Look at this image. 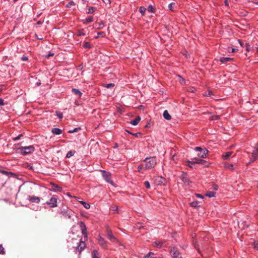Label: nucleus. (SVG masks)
I'll return each instance as SVG.
<instances>
[{"mask_svg": "<svg viewBox=\"0 0 258 258\" xmlns=\"http://www.w3.org/2000/svg\"><path fill=\"white\" fill-rule=\"evenodd\" d=\"M143 163L145 164V170L153 168L157 163L156 158L155 157L146 158Z\"/></svg>", "mask_w": 258, "mask_h": 258, "instance_id": "f257e3e1", "label": "nucleus"}, {"mask_svg": "<svg viewBox=\"0 0 258 258\" xmlns=\"http://www.w3.org/2000/svg\"><path fill=\"white\" fill-rule=\"evenodd\" d=\"M34 151V147L33 146H29L27 147H22L18 148L16 152L23 155H26L28 154L33 153Z\"/></svg>", "mask_w": 258, "mask_h": 258, "instance_id": "f03ea898", "label": "nucleus"}, {"mask_svg": "<svg viewBox=\"0 0 258 258\" xmlns=\"http://www.w3.org/2000/svg\"><path fill=\"white\" fill-rule=\"evenodd\" d=\"M195 151H199L198 156L202 158H206L208 150L206 148L203 149L200 147H197L195 149Z\"/></svg>", "mask_w": 258, "mask_h": 258, "instance_id": "7ed1b4c3", "label": "nucleus"}, {"mask_svg": "<svg viewBox=\"0 0 258 258\" xmlns=\"http://www.w3.org/2000/svg\"><path fill=\"white\" fill-rule=\"evenodd\" d=\"M251 154V156L250 157V161L248 163L249 164L254 162L258 158V143L254 147Z\"/></svg>", "mask_w": 258, "mask_h": 258, "instance_id": "20e7f679", "label": "nucleus"}, {"mask_svg": "<svg viewBox=\"0 0 258 258\" xmlns=\"http://www.w3.org/2000/svg\"><path fill=\"white\" fill-rule=\"evenodd\" d=\"M46 204L51 208H55L57 206V198L56 196L52 197L50 200L46 202Z\"/></svg>", "mask_w": 258, "mask_h": 258, "instance_id": "39448f33", "label": "nucleus"}, {"mask_svg": "<svg viewBox=\"0 0 258 258\" xmlns=\"http://www.w3.org/2000/svg\"><path fill=\"white\" fill-rule=\"evenodd\" d=\"M72 213V211L68 208L63 209L61 210L60 212V213L62 214L63 217L69 219L71 218Z\"/></svg>", "mask_w": 258, "mask_h": 258, "instance_id": "423d86ee", "label": "nucleus"}, {"mask_svg": "<svg viewBox=\"0 0 258 258\" xmlns=\"http://www.w3.org/2000/svg\"><path fill=\"white\" fill-rule=\"evenodd\" d=\"M170 253L173 258H182L180 253L178 251L177 248L174 246L171 247Z\"/></svg>", "mask_w": 258, "mask_h": 258, "instance_id": "0eeeda50", "label": "nucleus"}, {"mask_svg": "<svg viewBox=\"0 0 258 258\" xmlns=\"http://www.w3.org/2000/svg\"><path fill=\"white\" fill-rule=\"evenodd\" d=\"M188 166L190 167H191V166L190 164H205L206 163V161L204 160L199 159V158H195L194 159V161H188Z\"/></svg>", "mask_w": 258, "mask_h": 258, "instance_id": "6e6552de", "label": "nucleus"}, {"mask_svg": "<svg viewBox=\"0 0 258 258\" xmlns=\"http://www.w3.org/2000/svg\"><path fill=\"white\" fill-rule=\"evenodd\" d=\"M85 247L86 243H85V242L83 241H80L78 243V246L76 247V251L80 253Z\"/></svg>", "mask_w": 258, "mask_h": 258, "instance_id": "1a4fd4ad", "label": "nucleus"}, {"mask_svg": "<svg viewBox=\"0 0 258 258\" xmlns=\"http://www.w3.org/2000/svg\"><path fill=\"white\" fill-rule=\"evenodd\" d=\"M180 179L184 182V183L185 184L188 185V186L190 185V180L185 173H183L181 174V175L180 176Z\"/></svg>", "mask_w": 258, "mask_h": 258, "instance_id": "9d476101", "label": "nucleus"}, {"mask_svg": "<svg viewBox=\"0 0 258 258\" xmlns=\"http://www.w3.org/2000/svg\"><path fill=\"white\" fill-rule=\"evenodd\" d=\"M28 199L32 203H39L40 202V198L35 196H29Z\"/></svg>", "mask_w": 258, "mask_h": 258, "instance_id": "9b49d317", "label": "nucleus"}, {"mask_svg": "<svg viewBox=\"0 0 258 258\" xmlns=\"http://www.w3.org/2000/svg\"><path fill=\"white\" fill-rule=\"evenodd\" d=\"M98 241L99 244L103 247H105L106 245V241L101 236H99L98 238Z\"/></svg>", "mask_w": 258, "mask_h": 258, "instance_id": "f8f14e48", "label": "nucleus"}, {"mask_svg": "<svg viewBox=\"0 0 258 258\" xmlns=\"http://www.w3.org/2000/svg\"><path fill=\"white\" fill-rule=\"evenodd\" d=\"M232 153V152H228L225 153L223 154V155H222V157L224 160H228L229 159Z\"/></svg>", "mask_w": 258, "mask_h": 258, "instance_id": "ddd939ff", "label": "nucleus"}, {"mask_svg": "<svg viewBox=\"0 0 258 258\" xmlns=\"http://www.w3.org/2000/svg\"><path fill=\"white\" fill-rule=\"evenodd\" d=\"M141 117L139 116H137L135 119L131 120L130 123L133 125H136L139 123Z\"/></svg>", "mask_w": 258, "mask_h": 258, "instance_id": "4468645a", "label": "nucleus"}, {"mask_svg": "<svg viewBox=\"0 0 258 258\" xmlns=\"http://www.w3.org/2000/svg\"><path fill=\"white\" fill-rule=\"evenodd\" d=\"M107 231H108V234H107V237L110 240H116L117 241L116 238L114 236V235L112 234V233L110 232V230H109V229L108 228L107 229Z\"/></svg>", "mask_w": 258, "mask_h": 258, "instance_id": "2eb2a0df", "label": "nucleus"}, {"mask_svg": "<svg viewBox=\"0 0 258 258\" xmlns=\"http://www.w3.org/2000/svg\"><path fill=\"white\" fill-rule=\"evenodd\" d=\"M51 132L54 135H58L62 133V130L58 128H53Z\"/></svg>", "mask_w": 258, "mask_h": 258, "instance_id": "dca6fc26", "label": "nucleus"}, {"mask_svg": "<svg viewBox=\"0 0 258 258\" xmlns=\"http://www.w3.org/2000/svg\"><path fill=\"white\" fill-rule=\"evenodd\" d=\"M224 167L230 170H233L234 169V165L233 164H229L228 163H224Z\"/></svg>", "mask_w": 258, "mask_h": 258, "instance_id": "f3484780", "label": "nucleus"}, {"mask_svg": "<svg viewBox=\"0 0 258 258\" xmlns=\"http://www.w3.org/2000/svg\"><path fill=\"white\" fill-rule=\"evenodd\" d=\"M163 116L164 118L167 120H170L171 119V116L168 113L167 110H165L163 112Z\"/></svg>", "mask_w": 258, "mask_h": 258, "instance_id": "a211bd4d", "label": "nucleus"}, {"mask_svg": "<svg viewBox=\"0 0 258 258\" xmlns=\"http://www.w3.org/2000/svg\"><path fill=\"white\" fill-rule=\"evenodd\" d=\"M52 188L54 191H60L61 190V187L54 184H52Z\"/></svg>", "mask_w": 258, "mask_h": 258, "instance_id": "6ab92c4d", "label": "nucleus"}, {"mask_svg": "<svg viewBox=\"0 0 258 258\" xmlns=\"http://www.w3.org/2000/svg\"><path fill=\"white\" fill-rule=\"evenodd\" d=\"M232 58H230V57H221L220 59H219V60L222 62V63H225V62H226L228 61H230V60H231Z\"/></svg>", "mask_w": 258, "mask_h": 258, "instance_id": "aec40b11", "label": "nucleus"}, {"mask_svg": "<svg viewBox=\"0 0 258 258\" xmlns=\"http://www.w3.org/2000/svg\"><path fill=\"white\" fill-rule=\"evenodd\" d=\"M162 244H163V242L162 241H156L153 243V245L154 246H156V247L160 248L162 247Z\"/></svg>", "mask_w": 258, "mask_h": 258, "instance_id": "412c9836", "label": "nucleus"}, {"mask_svg": "<svg viewBox=\"0 0 258 258\" xmlns=\"http://www.w3.org/2000/svg\"><path fill=\"white\" fill-rule=\"evenodd\" d=\"M72 92L76 95H78L79 97H81L82 95V93L81 91L77 89H73Z\"/></svg>", "mask_w": 258, "mask_h": 258, "instance_id": "4be33fe9", "label": "nucleus"}, {"mask_svg": "<svg viewBox=\"0 0 258 258\" xmlns=\"http://www.w3.org/2000/svg\"><path fill=\"white\" fill-rule=\"evenodd\" d=\"M215 194L216 193L213 191H208L206 194V196L209 198H212L215 196Z\"/></svg>", "mask_w": 258, "mask_h": 258, "instance_id": "5701e85b", "label": "nucleus"}, {"mask_svg": "<svg viewBox=\"0 0 258 258\" xmlns=\"http://www.w3.org/2000/svg\"><path fill=\"white\" fill-rule=\"evenodd\" d=\"M76 153L75 151L74 150H71L68 152V153L66 155V158H70L73 156L74 155L75 153Z\"/></svg>", "mask_w": 258, "mask_h": 258, "instance_id": "b1692460", "label": "nucleus"}, {"mask_svg": "<svg viewBox=\"0 0 258 258\" xmlns=\"http://www.w3.org/2000/svg\"><path fill=\"white\" fill-rule=\"evenodd\" d=\"M189 204L191 207L195 208H197L200 206L199 202L198 201H193L192 202H191Z\"/></svg>", "mask_w": 258, "mask_h": 258, "instance_id": "393cba45", "label": "nucleus"}, {"mask_svg": "<svg viewBox=\"0 0 258 258\" xmlns=\"http://www.w3.org/2000/svg\"><path fill=\"white\" fill-rule=\"evenodd\" d=\"M81 204H82L84 207L86 209H89L90 208V205L89 203H86L84 201H80V202Z\"/></svg>", "mask_w": 258, "mask_h": 258, "instance_id": "a878e982", "label": "nucleus"}, {"mask_svg": "<svg viewBox=\"0 0 258 258\" xmlns=\"http://www.w3.org/2000/svg\"><path fill=\"white\" fill-rule=\"evenodd\" d=\"M92 258H99L98 252L97 250H93L92 252Z\"/></svg>", "mask_w": 258, "mask_h": 258, "instance_id": "bb28decb", "label": "nucleus"}, {"mask_svg": "<svg viewBox=\"0 0 258 258\" xmlns=\"http://www.w3.org/2000/svg\"><path fill=\"white\" fill-rule=\"evenodd\" d=\"M176 6V4L175 3H171L168 5V9L171 11H174V6Z\"/></svg>", "mask_w": 258, "mask_h": 258, "instance_id": "cd10ccee", "label": "nucleus"}, {"mask_svg": "<svg viewBox=\"0 0 258 258\" xmlns=\"http://www.w3.org/2000/svg\"><path fill=\"white\" fill-rule=\"evenodd\" d=\"M209 118L212 120H218L220 118V116L217 115H212L209 117Z\"/></svg>", "mask_w": 258, "mask_h": 258, "instance_id": "c85d7f7f", "label": "nucleus"}, {"mask_svg": "<svg viewBox=\"0 0 258 258\" xmlns=\"http://www.w3.org/2000/svg\"><path fill=\"white\" fill-rule=\"evenodd\" d=\"M146 8L144 7H140L139 8V12L142 14V15H144Z\"/></svg>", "mask_w": 258, "mask_h": 258, "instance_id": "c756f323", "label": "nucleus"}, {"mask_svg": "<svg viewBox=\"0 0 258 258\" xmlns=\"http://www.w3.org/2000/svg\"><path fill=\"white\" fill-rule=\"evenodd\" d=\"M82 233L84 235V238L86 239L87 238V228L85 229H81Z\"/></svg>", "mask_w": 258, "mask_h": 258, "instance_id": "7c9ffc66", "label": "nucleus"}, {"mask_svg": "<svg viewBox=\"0 0 258 258\" xmlns=\"http://www.w3.org/2000/svg\"><path fill=\"white\" fill-rule=\"evenodd\" d=\"M154 253L153 252H149L148 254L144 256V258H155L154 257Z\"/></svg>", "mask_w": 258, "mask_h": 258, "instance_id": "2f4dec72", "label": "nucleus"}, {"mask_svg": "<svg viewBox=\"0 0 258 258\" xmlns=\"http://www.w3.org/2000/svg\"><path fill=\"white\" fill-rule=\"evenodd\" d=\"M78 36H84L85 33H84V31L83 29L79 30L77 32Z\"/></svg>", "mask_w": 258, "mask_h": 258, "instance_id": "473e14b6", "label": "nucleus"}, {"mask_svg": "<svg viewBox=\"0 0 258 258\" xmlns=\"http://www.w3.org/2000/svg\"><path fill=\"white\" fill-rule=\"evenodd\" d=\"M103 175L105 179L109 182V173L104 171Z\"/></svg>", "mask_w": 258, "mask_h": 258, "instance_id": "72a5a7b5", "label": "nucleus"}, {"mask_svg": "<svg viewBox=\"0 0 258 258\" xmlns=\"http://www.w3.org/2000/svg\"><path fill=\"white\" fill-rule=\"evenodd\" d=\"M81 130V128L80 127H76V128H75L73 130H70L68 131V133H75V132H78L79 131H80Z\"/></svg>", "mask_w": 258, "mask_h": 258, "instance_id": "f704fd0d", "label": "nucleus"}, {"mask_svg": "<svg viewBox=\"0 0 258 258\" xmlns=\"http://www.w3.org/2000/svg\"><path fill=\"white\" fill-rule=\"evenodd\" d=\"M213 95V92L210 90H208L207 91L204 93V95L206 96L212 97Z\"/></svg>", "mask_w": 258, "mask_h": 258, "instance_id": "c9c22d12", "label": "nucleus"}, {"mask_svg": "<svg viewBox=\"0 0 258 258\" xmlns=\"http://www.w3.org/2000/svg\"><path fill=\"white\" fill-rule=\"evenodd\" d=\"M143 169H145V164L144 163L143 164H142L141 165H140V166H139L138 167V170L139 172H142V170H143Z\"/></svg>", "mask_w": 258, "mask_h": 258, "instance_id": "e433bc0d", "label": "nucleus"}, {"mask_svg": "<svg viewBox=\"0 0 258 258\" xmlns=\"http://www.w3.org/2000/svg\"><path fill=\"white\" fill-rule=\"evenodd\" d=\"M148 10L150 12L153 13H155V9L152 5H150L148 7Z\"/></svg>", "mask_w": 258, "mask_h": 258, "instance_id": "4c0bfd02", "label": "nucleus"}, {"mask_svg": "<svg viewBox=\"0 0 258 258\" xmlns=\"http://www.w3.org/2000/svg\"><path fill=\"white\" fill-rule=\"evenodd\" d=\"M86 22L85 23H90L93 21V18L92 16H90L87 18L85 20Z\"/></svg>", "mask_w": 258, "mask_h": 258, "instance_id": "58836bf2", "label": "nucleus"}, {"mask_svg": "<svg viewBox=\"0 0 258 258\" xmlns=\"http://www.w3.org/2000/svg\"><path fill=\"white\" fill-rule=\"evenodd\" d=\"M104 86L107 88H113L114 86V84L113 83H109L105 84Z\"/></svg>", "mask_w": 258, "mask_h": 258, "instance_id": "ea45409f", "label": "nucleus"}, {"mask_svg": "<svg viewBox=\"0 0 258 258\" xmlns=\"http://www.w3.org/2000/svg\"><path fill=\"white\" fill-rule=\"evenodd\" d=\"M91 44L88 42H86L84 43V44L83 45V47L84 48H91Z\"/></svg>", "mask_w": 258, "mask_h": 258, "instance_id": "a19ab883", "label": "nucleus"}, {"mask_svg": "<svg viewBox=\"0 0 258 258\" xmlns=\"http://www.w3.org/2000/svg\"><path fill=\"white\" fill-rule=\"evenodd\" d=\"M95 9H96L94 7H90L88 9V11L87 12V13L88 14L93 13L95 11Z\"/></svg>", "mask_w": 258, "mask_h": 258, "instance_id": "79ce46f5", "label": "nucleus"}, {"mask_svg": "<svg viewBox=\"0 0 258 258\" xmlns=\"http://www.w3.org/2000/svg\"><path fill=\"white\" fill-rule=\"evenodd\" d=\"M56 115L59 119H61L63 117V114L62 113L59 112V111H56Z\"/></svg>", "mask_w": 258, "mask_h": 258, "instance_id": "37998d69", "label": "nucleus"}, {"mask_svg": "<svg viewBox=\"0 0 258 258\" xmlns=\"http://www.w3.org/2000/svg\"><path fill=\"white\" fill-rule=\"evenodd\" d=\"M75 6V3L73 1H71L66 6L68 8H71L72 6Z\"/></svg>", "mask_w": 258, "mask_h": 258, "instance_id": "c03bdc74", "label": "nucleus"}, {"mask_svg": "<svg viewBox=\"0 0 258 258\" xmlns=\"http://www.w3.org/2000/svg\"><path fill=\"white\" fill-rule=\"evenodd\" d=\"M80 227L81 229L86 228V226L83 222H81L80 223Z\"/></svg>", "mask_w": 258, "mask_h": 258, "instance_id": "a18cd8bd", "label": "nucleus"}, {"mask_svg": "<svg viewBox=\"0 0 258 258\" xmlns=\"http://www.w3.org/2000/svg\"><path fill=\"white\" fill-rule=\"evenodd\" d=\"M104 35L105 33L103 32H100L97 33V36L95 38H98L99 36L104 37Z\"/></svg>", "mask_w": 258, "mask_h": 258, "instance_id": "49530a36", "label": "nucleus"}, {"mask_svg": "<svg viewBox=\"0 0 258 258\" xmlns=\"http://www.w3.org/2000/svg\"><path fill=\"white\" fill-rule=\"evenodd\" d=\"M128 133L129 134H131L132 135H133V136L136 137H138L139 136H141L142 134L141 133H130L129 132H128Z\"/></svg>", "mask_w": 258, "mask_h": 258, "instance_id": "de8ad7c7", "label": "nucleus"}, {"mask_svg": "<svg viewBox=\"0 0 258 258\" xmlns=\"http://www.w3.org/2000/svg\"><path fill=\"white\" fill-rule=\"evenodd\" d=\"M144 184L147 188L149 189L150 188V184L149 181H146L144 182Z\"/></svg>", "mask_w": 258, "mask_h": 258, "instance_id": "09e8293b", "label": "nucleus"}, {"mask_svg": "<svg viewBox=\"0 0 258 258\" xmlns=\"http://www.w3.org/2000/svg\"><path fill=\"white\" fill-rule=\"evenodd\" d=\"M5 253V250L4 247H3L2 245L0 244V254H4Z\"/></svg>", "mask_w": 258, "mask_h": 258, "instance_id": "8fccbe9b", "label": "nucleus"}, {"mask_svg": "<svg viewBox=\"0 0 258 258\" xmlns=\"http://www.w3.org/2000/svg\"><path fill=\"white\" fill-rule=\"evenodd\" d=\"M253 246H254V247L258 250V241H256L254 242Z\"/></svg>", "mask_w": 258, "mask_h": 258, "instance_id": "3c124183", "label": "nucleus"}, {"mask_svg": "<svg viewBox=\"0 0 258 258\" xmlns=\"http://www.w3.org/2000/svg\"><path fill=\"white\" fill-rule=\"evenodd\" d=\"M245 47H246V50L247 51H250V45L248 43H246Z\"/></svg>", "mask_w": 258, "mask_h": 258, "instance_id": "603ef678", "label": "nucleus"}, {"mask_svg": "<svg viewBox=\"0 0 258 258\" xmlns=\"http://www.w3.org/2000/svg\"><path fill=\"white\" fill-rule=\"evenodd\" d=\"M195 196L196 197L198 198H200V199H203L204 198V196L201 194H195Z\"/></svg>", "mask_w": 258, "mask_h": 258, "instance_id": "864d4df0", "label": "nucleus"}, {"mask_svg": "<svg viewBox=\"0 0 258 258\" xmlns=\"http://www.w3.org/2000/svg\"><path fill=\"white\" fill-rule=\"evenodd\" d=\"M22 136V135H21H21H19V136H18L17 137H16L14 138L13 139V140H14V141H17V140H20V138H21V137Z\"/></svg>", "mask_w": 258, "mask_h": 258, "instance_id": "5fc2aeb1", "label": "nucleus"}, {"mask_svg": "<svg viewBox=\"0 0 258 258\" xmlns=\"http://www.w3.org/2000/svg\"><path fill=\"white\" fill-rule=\"evenodd\" d=\"M22 60L23 61H27L28 60V57L26 56L23 55L22 57Z\"/></svg>", "mask_w": 258, "mask_h": 258, "instance_id": "6e6d98bb", "label": "nucleus"}, {"mask_svg": "<svg viewBox=\"0 0 258 258\" xmlns=\"http://www.w3.org/2000/svg\"><path fill=\"white\" fill-rule=\"evenodd\" d=\"M0 173H2L3 174L8 175L9 173L5 170H0Z\"/></svg>", "mask_w": 258, "mask_h": 258, "instance_id": "4d7b16f0", "label": "nucleus"}, {"mask_svg": "<svg viewBox=\"0 0 258 258\" xmlns=\"http://www.w3.org/2000/svg\"><path fill=\"white\" fill-rule=\"evenodd\" d=\"M4 105V101L2 99L0 98V106Z\"/></svg>", "mask_w": 258, "mask_h": 258, "instance_id": "13d9d810", "label": "nucleus"}, {"mask_svg": "<svg viewBox=\"0 0 258 258\" xmlns=\"http://www.w3.org/2000/svg\"><path fill=\"white\" fill-rule=\"evenodd\" d=\"M53 55H54V54H53V53H50V52L48 55H47L46 56V57H48H48H49L50 56H53Z\"/></svg>", "mask_w": 258, "mask_h": 258, "instance_id": "bf43d9fd", "label": "nucleus"}, {"mask_svg": "<svg viewBox=\"0 0 258 258\" xmlns=\"http://www.w3.org/2000/svg\"><path fill=\"white\" fill-rule=\"evenodd\" d=\"M238 41L239 43V44L241 46H243V44L242 43V41L240 40H238Z\"/></svg>", "mask_w": 258, "mask_h": 258, "instance_id": "052dcab7", "label": "nucleus"}, {"mask_svg": "<svg viewBox=\"0 0 258 258\" xmlns=\"http://www.w3.org/2000/svg\"><path fill=\"white\" fill-rule=\"evenodd\" d=\"M112 210H113V211H115V212H116V211H117V207H115L113 208Z\"/></svg>", "mask_w": 258, "mask_h": 258, "instance_id": "680f3d73", "label": "nucleus"}, {"mask_svg": "<svg viewBox=\"0 0 258 258\" xmlns=\"http://www.w3.org/2000/svg\"><path fill=\"white\" fill-rule=\"evenodd\" d=\"M237 50V49H235V48H233L232 49V52H234L235 51H236Z\"/></svg>", "mask_w": 258, "mask_h": 258, "instance_id": "e2e57ef3", "label": "nucleus"}, {"mask_svg": "<svg viewBox=\"0 0 258 258\" xmlns=\"http://www.w3.org/2000/svg\"><path fill=\"white\" fill-rule=\"evenodd\" d=\"M218 186L217 185H215L214 186V189L215 190H217L218 189Z\"/></svg>", "mask_w": 258, "mask_h": 258, "instance_id": "0e129e2a", "label": "nucleus"}, {"mask_svg": "<svg viewBox=\"0 0 258 258\" xmlns=\"http://www.w3.org/2000/svg\"><path fill=\"white\" fill-rule=\"evenodd\" d=\"M225 5L226 6H228V3H227V1H226H226H225Z\"/></svg>", "mask_w": 258, "mask_h": 258, "instance_id": "69168bd1", "label": "nucleus"}, {"mask_svg": "<svg viewBox=\"0 0 258 258\" xmlns=\"http://www.w3.org/2000/svg\"><path fill=\"white\" fill-rule=\"evenodd\" d=\"M189 56V54H185V57H188Z\"/></svg>", "mask_w": 258, "mask_h": 258, "instance_id": "338daca9", "label": "nucleus"}, {"mask_svg": "<svg viewBox=\"0 0 258 258\" xmlns=\"http://www.w3.org/2000/svg\"><path fill=\"white\" fill-rule=\"evenodd\" d=\"M182 81L185 83V80L184 79L182 78Z\"/></svg>", "mask_w": 258, "mask_h": 258, "instance_id": "774afa93", "label": "nucleus"}]
</instances>
